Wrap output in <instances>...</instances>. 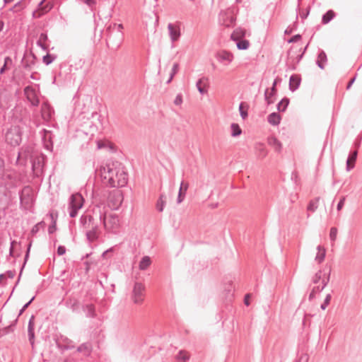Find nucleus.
<instances>
[{"instance_id": "nucleus-1", "label": "nucleus", "mask_w": 362, "mask_h": 362, "mask_svg": "<svg viewBox=\"0 0 362 362\" xmlns=\"http://www.w3.org/2000/svg\"><path fill=\"white\" fill-rule=\"evenodd\" d=\"M107 213L105 206L96 204L81 215L79 225L85 232L89 243L96 241L100 235V226L104 215Z\"/></svg>"}, {"instance_id": "nucleus-2", "label": "nucleus", "mask_w": 362, "mask_h": 362, "mask_svg": "<svg viewBox=\"0 0 362 362\" xmlns=\"http://www.w3.org/2000/svg\"><path fill=\"white\" fill-rule=\"evenodd\" d=\"M100 173L103 182L110 187H122L127 183V174L113 162L100 166Z\"/></svg>"}, {"instance_id": "nucleus-3", "label": "nucleus", "mask_w": 362, "mask_h": 362, "mask_svg": "<svg viewBox=\"0 0 362 362\" xmlns=\"http://www.w3.org/2000/svg\"><path fill=\"white\" fill-rule=\"evenodd\" d=\"M0 180L8 188H14L23 182V175L14 170L8 169Z\"/></svg>"}, {"instance_id": "nucleus-4", "label": "nucleus", "mask_w": 362, "mask_h": 362, "mask_svg": "<svg viewBox=\"0 0 362 362\" xmlns=\"http://www.w3.org/2000/svg\"><path fill=\"white\" fill-rule=\"evenodd\" d=\"M83 203L84 199L80 193H74L70 196L68 206L70 217L74 218L77 216L78 211L83 207Z\"/></svg>"}, {"instance_id": "nucleus-5", "label": "nucleus", "mask_w": 362, "mask_h": 362, "mask_svg": "<svg viewBox=\"0 0 362 362\" xmlns=\"http://www.w3.org/2000/svg\"><path fill=\"white\" fill-rule=\"evenodd\" d=\"M20 203L24 209H30L33 205V193L30 186H25L19 192Z\"/></svg>"}, {"instance_id": "nucleus-6", "label": "nucleus", "mask_w": 362, "mask_h": 362, "mask_svg": "<svg viewBox=\"0 0 362 362\" xmlns=\"http://www.w3.org/2000/svg\"><path fill=\"white\" fill-rule=\"evenodd\" d=\"M6 140L11 146H18L22 140V132L18 126L11 127L6 134Z\"/></svg>"}, {"instance_id": "nucleus-7", "label": "nucleus", "mask_w": 362, "mask_h": 362, "mask_svg": "<svg viewBox=\"0 0 362 362\" xmlns=\"http://www.w3.org/2000/svg\"><path fill=\"white\" fill-rule=\"evenodd\" d=\"M102 226H103L104 228L107 231L116 233L119 227V219L118 216L115 214H111L107 219L105 214L103 216Z\"/></svg>"}, {"instance_id": "nucleus-8", "label": "nucleus", "mask_w": 362, "mask_h": 362, "mask_svg": "<svg viewBox=\"0 0 362 362\" xmlns=\"http://www.w3.org/2000/svg\"><path fill=\"white\" fill-rule=\"evenodd\" d=\"M145 286L141 282H135L131 294V300L134 303L141 305L144 300Z\"/></svg>"}, {"instance_id": "nucleus-9", "label": "nucleus", "mask_w": 362, "mask_h": 362, "mask_svg": "<svg viewBox=\"0 0 362 362\" xmlns=\"http://www.w3.org/2000/svg\"><path fill=\"white\" fill-rule=\"evenodd\" d=\"M106 35L107 45L109 47L116 49L119 47L123 40L122 32L113 30V33H106Z\"/></svg>"}, {"instance_id": "nucleus-10", "label": "nucleus", "mask_w": 362, "mask_h": 362, "mask_svg": "<svg viewBox=\"0 0 362 362\" xmlns=\"http://www.w3.org/2000/svg\"><path fill=\"white\" fill-rule=\"evenodd\" d=\"M45 160V157L42 154L37 156L31 160L34 177H39L42 175Z\"/></svg>"}, {"instance_id": "nucleus-11", "label": "nucleus", "mask_w": 362, "mask_h": 362, "mask_svg": "<svg viewBox=\"0 0 362 362\" xmlns=\"http://www.w3.org/2000/svg\"><path fill=\"white\" fill-rule=\"evenodd\" d=\"M245 35L244 31L240 29H237L233 31L231 35V39L237 42V47L238 49L245 50L250 46V42L247 40H240L241 37Z\"/></svg>"}, {"instance_id": "nucleus-12", "label": "nucleus", "mask_w": 362, "mask_h": 362, "mask_svg": "<svg viewBox=\"0 0 362 362\" xmlns=\"http://www.w3.org/2000/svg\"><path fill=\"white\" fill-rule=\"evenodd\" d=\"M31 148L29 146H23L18 152L16 160V165L25 166L28 159L30 157Z\"/></svg>"}, {"instance_id": "nucleus-13", "label": "nucleus", "mask_w": 362, "mask_h": 362, "mask_svg": "<svg viewBox=\"0 0 362 362\" xmlns=\"http://www.w3.org/2000/svg\"><path fill=\"white\" fill-rule=\"evenodd\" d=\"M216 58L220 63L227 66L233 61V55L226 50H221L216 54Z\"/></svg>"}, {"instance_id": "nucleus-14", "label": "nucleus", "mask_w": 362, "mask_h": 362, "mask_svg": "<svg viewBox=\"0 0 362 362\" xmlns=\"http://www.w3.org/2000/svg\"><path fill=\"white\" fill-rule=\"evenodd\" d=\"M24 93L28 100L33 106H37L39 105V99L37 97L35 90L30 86H26L24 88Z\"/></svg>"}, {"instance_id": "nucleus-15", "label": "nucleus", "mask_w": 362, "mask_h": 362, "mask_svg": "<svg viewBox=\"0 0 362 362\" xmlns=\"http://www.w3.org/2000/svg\"><path fill=\"white\" fill-rule=\"evenodd\" d=\"M168 30L170 35V38L173 42L177 41L180 35V28L177 24L168 23Z\"/></svg>"}, {"instance_id": "nucleus-16", "label": "nucleus", "mask_w": 362, "mask_h": 362, "mask_svg": "<svg viewBox=\"0 0 362 362\" xmlns=\"http://www.w3.org/2000/svg\"><path fill=\"white\" fill-rule=\"evenodd\" d=\"M54 114L53 108L47 103H43L41 105V115L42 117L45 121H49L52 119Z\"/></svg>"}, {"instance_id": "nucleus-17", "label": "nucleus", "mask_w": 362, "mask_h": 362, "mask_svg": "<svg viewBox=\"0 0 362 362\" xmlns=\"http://www.w3.org/2000/svg\"><path fill=\"white\" fill-rule=\"evenodd\" d=\"M35 316L33 315H31L28 325V340L30 341V344H31L32 347L34 346L35 344Z\"/></svg>"}, {"instance_id": "nucleus-18", "label": "nucleus", "mask_w": 362, "mask_h": 362, "mask_svg": "<svg viewBox=\"0 0 362 362\" xmlns=\"http://www.w3.org/2000/svg\"><path fill=\"white\" fill-rule=\"evenodd\" d=\"M65 306L71 310L74 313H77L79 309V300L74 297H69L64 302Z\"/></svg>"}, {"instance_id": "nucleus-19", "label": "nucleus", "mask_w": 362, "mask_h": 362, "mask_svg": "<svg viewBox=\"0 0 362 362\" xmlns=\"http://www.w3.org/2000/svg\"><path fill=\"white\" fill-rule=\"evenodd\" d=\"M357 156H358L357 150L350 151L348 158L346 160V170L347 171H350L351 169H353L354 168L355 162L357 158Z\"/></svg>"}, {"instance_id": "nucleus-20", "label": "nucleus", "mask_w": 362, "mask_h": 362, "mask_svg": "<svg viewBox=\"0 0 362 362\" xmlns=\"http://www.w3.org/2000/svg\"><path fill=\"white\" fill-rule=\"evenodd\" d=\"M276 80H274L272 87L271 88V92L269 93L268 89L265 90L264 93V99L267 103L268 105L274 103V100L272 99V98L276 94Z\"/></svg>"}, {"instance_id": "nucleus-21", "label": "nucleus", "mask_w": 362, "mask_h": 362, "mask_svg": "<svg viewBox=\"0 0 362 362\" xmlns=\"http://www.w3.org/2000/svg\"><path fill=\"white\" fill-rule=\"evenodd\" d=\"M83 311L87 317L94 318L96 317L95 307L93 303H88L82 306Z\"/></svg>"}, {"instance_id": "nucleus-22", "label": "nucleus", "mask_w": 362, "mask_h": 362, "mask_svg": "<svg viewBox=\"0 0 362 362\" xmlns=\"http://www.w3.org/2000/svg\"><path fill=\"white\" fill-rule=\"evenodd\" d=\"M327 62V57L326 53L324 50H320L317 55V59L316 60V64L317 66L321 69H324L325 67V64Z\"/></svg>"}, {"instance_id": "nucleus-23", "label": "nucleus", "mask_w": 362, "mask_h": 362, "mask_svg": "<svg viewBox=\"0 0 362 362\" xmlns=\"http://www.w3.org/2000/svg\"><path fill=\"white\" fill-rule=\"evenodd\" d=\"M268 144L271 146L276 152L280 153L282 150V144L274 136H270L267 139Z\"/></svg>"}, {"instance_id": "nucleus-24", "label": "nucleus", "mask_w": 362, "mask_h": 362, "mask_svg": "<svg viewBox=\"0 0 362 362\" xmlns=\"http://www.w3.org/2000/svg\"><path fill=\"white\" fill-rule=\"evenodd\" d=\"M300 83V78L298 75H292L289 79V89L291 91H295L298 88Z\"/></svg>"}, {"instance_id": "nucleus-25", "label": "nucleus", "mask_w": 362, "mask_h": 362, "mask_svg": "<svg viewBox=\"0 0 362 362\" xmlns=\"http://www.w3.org/2000/svg\"><path fill=\"white\" fill-rule=\"evenodd\" d=\"M255 148L256 151L257 156L259 158H264L267 155V150L266 149V147L264 144L262 143H257L255 146Z\"/></svg>"}, {"instance_id": "nucleus-26", "label": "nucleus", "mask_w": 362, "mask_h": 362, "mask_svg": "<svg viewBox=\"0 0 362 362\" xmlns=\"http://www.w3.org/2000/svg\"><path fill=\"white\" fill-rule=\"evenodd\" d=\"M77 351L82 353L86 356H88L92 351V345L89 342L83 343L78 346Z\"/></svg>"}, {"instance_id": "nucleus-27", "label": "nucleus", "mask_w": 362, "mask_h": 362, "mask_svg": "<svg viewBox=\"0 0 362 362\" xmlns=\"http://www.w3.org/2000/svg\"><path fill=\"white\" fill-rule=\"evenodd\" d=\"M281 119V116L279 113L272 112L268 115L267 122L273 126H277L280 124Z\"/></svg>"}, {"instance_id": "nucleus-28", "label": "nucleus", "mask_w": 362, "mask_h": 362, "mask_svg": "<svg viewBox=\"0 0 362 362\" xmlns=\"http://www.w3.org/2000/svg\"><path fill=\"white\" fill-rule=\"evenodd\" d=\"M48 40L47 35L45 33H42L39 39L37 41V45L41 47L43 50H48V46L45 44V42Z\"/></svg>"}, {"instance_id": "nucleus-29", "label": "nucleus", "mask_w": 362, "mask_h": 362, "mask_svg": "<svg viewBox=\"0 0 362 362\" xmlns=\"http://www.w3.org/2000/svg\"><path fill=\"white\" fill-rule=\"evenodd\" d=\"M22 64L25 69L30 71L35 64V56L33 55L30 59L28 58H23L22 59Z\"/></svg>"}, {"instance_id": "nucleus-30", "label": "nucleus", "mask_w": 362, "mask_h": 362, "mask_svg": "<svg viewBox=\"0 0 362 362\" xmlns=\"http://www.w3.org/2000/svg\"><path fill=\"white\" fill-rule=\"evenodd\" d=\"M317 250H318V252L317 253V255L315 257V261L320 264L325 259L326 251L325 249L322 247L321 245H318L317 247Z\"/></svg>"}, {"instance_id": "nucleus-31", "label": "nucleus", "mask_w": 362, "mask_h": 362, "mask_svg": "<svg viewBox=\"0 0 362 362\" xmlns=\"http://www.w3.org/2000/svg\"><path fill=\"white\" fill-rule=\"evenodd\" d=\"M334 12L332 10H329L322 16V23L323 24H327L334 18Z\"/></svg>"}, {"instance_id": "nucleus-32", "label": "nucleus", "mask_w": 362, "mask_h": 362, "mask_svg": "<svg viewBox=\"0 0 362 362\" xmlns=\"http://www.w3.org/2000/svg\"><path fill=\"white\" fill-rule=\"evenodd\" d=\"M123 29V25L122 24H117L115 23H111L106 28V33H113L116 30H119L120 32H122Z\"/></svg>"}, {"instance_id": "nucleus-33", "label": "nucleus", "mask_w": 362, "mask_h": 362, "mask_svg": "<svg viewBox=\"0 0 362 362\" xmlns=\"http://www.w3.org/2000/svg\"><path fill=\"white\" fill-rule=\"evenodd\" d=\"M151 261L149 257L144 256L142 257L139 262V269L145 270L151 264Z\"/></svg>"}, {"instance_id": "nucleus-34", "label": "nucleus", "mask_w": 362, "mask_h": 362, "mask_svg": "<svg viewBox=\"0 0 362 362\" xmlns=\"http://www.w3.org/2000/svg\"><path fill=\"white\" fill-rule=\"evenodd\" d=\"M289 104V99L288 98H284L278 104L277 110L279 112H284Z\"/></svg>"}, {"instance_id": "nucleus-35", "label": "nucleus", "mask_w": 362, "mask_h": 362, "mask_svg": "<svg viewBox=\"0 0 362 362\" xmlns=\"http://www.w3.org/2000/svg\"><path fill=\"white\" fill-rule=\"evenodd\" d=\"M319 201H320V197H316L314 199L310 200V202H309V204L308 206V208H307L308 211H311V212L315 211L318 207Z\"/></svg>"}, {"instance_id": "nucleus-36", "label": "nucleus", "mask_w": 362, "mask_h": 362, "mask_svg": "<svg viewBox=\"0 0 362 362\" xmlns=\"http://www.w3.org/2000/svg\"><path fill=\"white\" fill-rule=\"evenodd\" d=\"M189 356L185 351L181 350L179 351L176 356L177 362H187L189 360Z\"/></svg>"}, {"instance_id": "nucleus-37", "label": "nucleus", "mask_w": 362, "mask_h": 362, "mask_svg": "<svg viewBox=\"0 0 362 362\" xmlns=\"http://www.w3.org/2000/svg\"><path fill=\"white\" fill-rule=\"evenodd\" d=\"M231 128V136L233 137H237L240 136L242 133V129L240 126L236 123H232L230 125Z\"/></svg>"}, {"instance_id": "nucleus-38", "label": "nucleus", "mask_w": 362, "mask_h": 362, "mask_svg": "<svg viewBox=\"0 0 362 362\" xmlns=\"http://www.w3.org/2000/svg\"><path fill=\"white\" fill-rule=\"evenodd\" d=\"M330 274H331V268L330 267H329L327 272H326L325 269H324V276H323L322 279L320 280L322 281L321 287H323V289L327 286V285L328 284V283L329 281Z\"/></svg>"}, {"instance_id": "nucleus-39", "label": "nucleus", "mask_w": 362, "mask_h": 362, "mask_svg": "<svg viewBox=\"0 0 362 362\" xmlns=\"http://www.w3.org/2000/svg\"><path fill=\"white\" fill-rule=\"evenodd\" d=\"M247 108L248 105L245 103H241L239 105L240 115L243 119H246L248 116Z\"/></svg>"}, {"instance_id": "nucleus-40", "label": "nucleus", "mask_w": 362, "mask_h": 362, "mask_svg": "<svg viewBox=\"0 0 362 362\" xmlns=\"http://www.w3.org/2000/svg\"><path fill=\"white\" fill-rule=\"evenodd\" d=\"M45 0H42L39 4H38V10H36V11H34L33 12V18H41L46 12L47 11H41V7L43 4V2H44Z\"/></svg>"}, {"instance_id": "nucleus-41", "label": "nucleus", "mask_w": 362, "mask_h": 362, "mask_svg": "<svg viewBox=\"0 0 362 362\" xmlns=\"http://www.w3.org/2000/svg\"><path fill=\"white\" fill-rule=\"evenodd\" d=\"M183 185H184V181H182L181 182L180 187V189H179L178 196H177V204H180L184 200V199L185 197V194H184Z\"/></svg>"}, {"instance_id": "nucleus-42", "label": "nucleus", "mask_w": 362, "mask_h": 362, "mask_svg": "<svg viewBox=\"0 0 362 362\" xmlns=\"http://www.w3.org/2000/svg\"><path fill=\"white\" fill-rule=\"evenodd\" d=\"M45 226V223L44 221H40L39 223H37V224H35L31 229V234L33 235H35V234H37L38 233V231L40 230V229L41 228H43L44 226Z\"/></svg>"}, {"instance_id": "nucleus-43", "label": "nucleus", "mask_w": 362, "mask_h": 362, "mask_svg": "<svg viewBox=\"0 0 362 362\" xmlns=\"http://www.w3.org/2000/svg\"><path fill=\"white\" fill-rule=\"evenodd\" d=\"M204 81H207V78L204 77L202 78L199 79L196 83V86L197 88L198 91L202 95L206 93V90L202 86V84Z\"/></svg>"}, {"instance_id": "nucleus-44", "label": "nucleus", "mask_w": 362, "mask_h": 362, "mask_svg": "<svg viewBox=\"0 0 362 362\" xmlns=\"http://www.w3.org/2000/svg\"><path fill=\"white\" fill-rule=\"evenodd\" d=\"M324 276V270H319L313 277L312 282L315 284H317Z\"/></svg>"}, {"instance_id": "nucleus-45", "label": "nucleus", "mask_w": 362, "mask_h": 362, "mask_svg": "<svg viewBox=\"0 0 362 362\" xmlns=\"http://www.w3.org/2000/svg\"><path fill=\"white\" fill-rule=\"evenodd\" d=\"M56 59V56L50 54H47L42 58V62L46 64H50L54 59Z\"/></svg>"}, {"instance_id": "nucleus-46", "label": "nucleus", "mask_w": 362, "mask_h": 362, "mask_svg": "<svg viewBox=\"0 0 362 362\" xmlns=\"http://www.w3.org/2000/svg\"><path fill=\"white\" fill-rule=\"evenodd\" d=\"M30 247H31V243L28 245V250H27V252H26V254L25 255V258H24V263L21 267V272H20V274H19V276H18V281L16 282V284L19 282L20 281V278H21V274H22V271L25 267V264L29 257V252H30Z\"/></svg>"}, {"instance_id": "nucleus-47", "label": "nucleus", "mask_w": 362, "mask_h": 362, "mask_svg": "<svg viewBox=\"0 0 362 362\" xmlns=\"http://www.w3.org/2000/svg\"><path fill=\"white\" fill-rule=\"evenodd\" d=\"M332 299V296L331 294H327L324 300V302L321 304V309L322 310H325L326 308L327 307V305L329 304L330 303V300Z\"/></svg>"}, {"instance_id": "nucleus-48", "label": "nucleus", "mask_w": 362, "mask_h": 362, "mask_svg": "<svg viewBox=\"0 0 362 362\" xmlns=\"http://www.w3.org/2000/svg\"><path fill=\"white\" fill-rule=\"evenodd\" d=\"M80 4H86L88 7L92 8L96 4V0H77Z\"/></svg>"}, {"instance_id": "nucleus-49", "label": "nucleus", "mask_w": 362, "mask_h": 362, "mask_svg": "<svg viewBox=\"0 0 362 362\" xmlns=\"http://www.w3.org/2000/svg\"><path fill=\"white\" fill-rule=\"evenodd\" d=\"M337 235V228L332 227L330 229L329 238L332 241H335Z\"/></svg>"}, {"instance_id": "nucleus-50", "label": "nucleus", "mask_w": 362, "mask_h": 362, "mask_svg": "<svg viewBox=\"0 0 362 362\" xmlns=\"http://www.w3.org/2000/svg\"><path fill=\"white\" fill-rule=\"evenodd\" d=\"M8 63L11 64L12 63V59H11V57H6L4 59V66L0 69V74H2L5 71L6 69V66H7V64Z\"/></svg>"}, {"instance_id": "nucleus-51", "label": "nucleus", "mask_w": 362, "mask_h": 362, "mask_svg": "<svg viewBox=\"0 0 362 362\" xmlns=\"http://www.w3.org/2000/svg\"><path fill=\"white\" fill-rule=\"evenodd\" d=\"M6 171V170L5 169L4 160L0 158V178L2 177V175L4 174Z\"/></svg>"}, {"instance_id": "nucleus-52", "label": "nucleus", "mask_w": 362, "mask_h": 362, "mask_svg": "<svg viewBox=\"0 0 362 362\" xmlns=\"http://www.w3.org/2000/svg\"><path fill=\"white\" fill-rule=\"evenodd\" d=\"M345 200H346V197L345 196H343L341 197L339 202H338L337 204V211H341V209L343 208L344 205V203H345Z\"/></svg>"}, {"instance_id": "nucleus-53", "label": "nucleus", "mask_w": 362, "mask_h": 362, "mask_svg": "<svg viewBox=\"0 0 362 362\" xmlns=\"http://www.w3.org/2000/svg\"><path fill=\"white\" fill-rule=\"evenodd\" d=\"M300 39H301V35L300 34H297V35H293L292 37H291L288 40V43L296 42L299 41Z\"/></svg>"}, {"instance_id": "nucleus-54", "label": "nucleus", "mask_w": 362, "mask_h": 362, "mask_svg": "<svg viewBox=\"0 0 362 362\" xmlns=\"http://www.w3.org/2000/svg\"><path fill=\"white\" fill-rule=\"evenodd\" d=\"M11 331H13L12 325L6 327L2 331H0V336L1 337L3 335H4V334H6L9 333Z\"/></svg>"}, {"instance_id": "nucleus-55", "label": "nucleus", "mask_w": 362, "mask_h": 362, "mask_svg": "<svg viewBox=\"0 0 362 362\" xmlns=\"http://www.w3.org/2000/svg\"><path fill=\"white\" fill-rule=\"evenodd\" d=\"M182 103V94H177L176 98L174 100V104L176 105H180Z\"/></svg>"}, {"instance_id": "nucleus-56", "label": "nucleus", "mask_w": 362, "mask_h": 362, "mask_svg": "<svg viewBox=\"0 0 362 362\" xmlns=\"http://www.w3.org/2000/svg\"><path fill=\"white\" fill-rule=\"evenodd\" d=\"M57 230V226H56V221H53V223L49 226L48 228V233L49 234H52L54 233Z\"/></svg>"}, {"instance_id": "nucleus-57", "label": "nucleus", "mask_w": 362, "mask_h": 362, "mask_svg": "<svg viewBox=\"0 0 362 362\" xmlns=\"http://www.w3.org/2000/svg\"><path fill=\"white\" fill-rule=\"evenodd\" d=\"M178 69H179V64L177 63H175L173 64V68H172V70H171V73H170V76L174 77L175 74L177 72Z\"/></svg>"}, {"instance_id": "nucleus-58", "label": "nucleus", "mask_w": 362, "mask_h": 362, "mask_svg": "<svg viewBox=\"0 0 362 362\" xmlns=\"http://www.w3.org/2000/svg\"><path fill=\"white\" fill-rule=\"evenodd\" d=\"M4 274H6V278L13 279L16 275V271L8 270L6 273H4Z\"/></svg>"}, {"instance_id": "nucleus-59", "label": "nucleus", "mask_w": 362, "mask_h": 362, "mask_svg": "<svg viewBox=\"0 0 362 362\" xmlns=\"http://www.w3.org/2000/svg\"><path fill=\"white\" fill-rule=\"evenodd\" d=\"M66 252V248L64 246L59 245L57 248V254L58 255L61 256L64 255Z\"/></svg>"}, {"instance_id": "nucleus-60", "label": "nucleus", "mask_w": 362, "mask_h": 362, "mask_svg": "<svg viewBox=\"0 0 362 362\" xmlns=\"http://www.w3.org/2000/svg\"><path fill=\"white\" fill-rule=\"evenodd\" d=\"M163 196L161 195L160 199L158 202L157 209L158 211H163V202L161 201Z\"/></svg>"}, {"instance_id": "nucleus-61", "label": "nucleus", "mask_w": 362, "mask_h": 362, "mask_svg": "<svg viewBox=\"0 0 362 362\" xmlns=\"http://www.w3.org/2000/svg\"><path fill=\"white\" fill-rule=\"evenodd\" d=\"M322 290H323V287H321L320 286H315L312 289L313 293H320Z\"/></svg>"}, {"instance_id": "nucleus-62", "label": "nucleus", "mask_w": 362, "mask_h": 362, "mask_svg": "<svg viewBox=\"0 0 362 362\" xmlns=\"http://www.w3.org/2000/svg\"><path fill=\"white\" fill-rule=\"evenodd\" d=\"M6 274H0V284H4L6 283Z\"/></svg>"}, {"instance_id": "nucleus-63", "label": "nucleus", "mask_w": 362, "mask_h": 362, "mask_svg": "<svg viewBox=\"0 0 362 362\" xmlns=\"http://www.w3.org/2000/svg\"><path fill=\"white\" fill-rule=\"evenodd\" d=\"M308 357L307 355H303V356H301L298 361L297 362H301V361H303V362H308Z\"/></svg>"}, {"instance_id": "nucleus-64", "label": "nucleus", "mask_w": 362, "mask_h": 362, "mask_svg": "<svg viewBox=\"0 0 362 362\" xmlns=\"http://www.w3.org/2000/svg\"><path fill=\"white\" fill-rule=\"evenodd\" d=\"M34 299H35V296H33L28 303H26L23 305V308L25 310L30 305V303L34 300Z\"/></svg>"}]
</instances>
